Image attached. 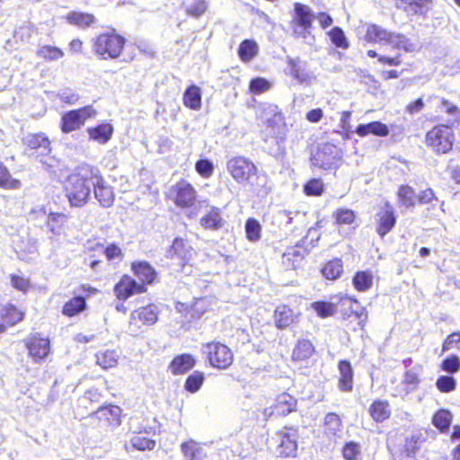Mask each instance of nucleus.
<instances>
[{
    "instance_id": "obj_10",
    "label": "nucleus",
    "mask_w": 460,
    "mask_h": 460,
    "mask_svg": "<svg viewBox=\"0 0 460 460\" xmlns=\"http://www.w3.org/2000/svg\"><path fill=\"white\" fill-rule=\"evenodd\" d=\"M203 352L213 368L225 370L234 362L232 349L220 341H212L203 344Z\"/></svg>"
},
{
    "instance_id": "obj_31",
    "label": "nucleus",
    "mask_w": 460,
    "mask_h": 460,
    "mask_svg": "<svg viewBox=\"0 0 460 460\" xmlns=\"http://www.w3.org/2000/svg\"><path fill=\"white\" fill-rule=\"evenodd\" d=\"M197 363L196 358L189 353H182L175 356L169 364L172 374L183 375L192 369Z\"/></svg>"
},
{
    "instance_id": "obj_33",
    "label": "nucleus",
    "mask_w": 460,
    "mask_h": 460,
    "mask_svg": "<svg viewBox=\"0 0 460 460\" xmlns=\"http://www.w3.org/2000/svg\"><path fill=\"white\" fill-rule=\"evenodd\" d=\"M199 224L205 230L217 231L223 227L225 219L222 217L220 208L211 207L199 219Z\"/></svg>"
},
{
    "instance_id": "obj_42",
    "label": "nucleus",
    "mask_w": 460,
    "mask_h": 460,
    "mask_svg": "<svg viewBox=\"0 0 460 460\" xmlns=\"http://www.w3.org/2000/svg\"><path fill=\"white\" fill-rule=\"evenodd\" d=\"M259 52L258 44L254 40H243L238 47V57L243 63L252 61Z\"/></svg>"
},
{
    "instance_id": "obj_57",
    "label": "nucleus",
    "mask_w": 460,
    "mask_h": 460,
    "mask_svg": "<svg viewBox=\"0 0 460 460\" xmlns=\"http://www.w3.org/2000/svg\"><path fill=\"white\" fill-rule=\"evenodd\" d=\"M332 43L339 49H347L349 47V43L345 36L343 30L341 27L335 26L332 28L328 32Z\"/></svg>"
},
{
    "instance_id": "obj_13",
    "label": "nucleus",
    "mask_w": 460,
    "mask_h": 460,
    "mask_svg": "<svg viewBox=\"0 0 460 460\" xmlns=\"http://www.w3.org/2000/svg\"><path fill=\"white\" fill-rule=\"evenodd\" d=\"M90 417L99 428L114 429L121 424L122 409L116 404L106 403L91 413Z\"/></svg>"
},
{
    "instance_id": "obj_40",
    "label": "nucleus",
    "mask_w": 460,
    "mask_h": 460,
    "mask_svg": "<svg viewBox=\"0 0 460 460\" xmlns=\"http://www.w3.org/2000/svg\"><path fill=\"white\" fill-rule=\"evenodd\" d=\"M374 284V276L370 270H357L352 278V285L358 292L368 291Z\"/></svg>"
},
{
    "instance_id": "obj_25",
    "label": "nucleus",
    "mask_w": 460,
    "mask_h": 460,
    "mask_svg": "<svg viewBox=\"0 0 460 460\" xmlns=\"http://www.w3.org/2000/svg\"><path fill=\"white\" fill-rule=\"evenodd\" d=\"M23 143L29 155H45L51 150L49 137L41 132L30 134Z\"/></svg>"
},
{
    "instance_id": "obj_44",
    "label": "nucleus",
    "mask_w": 460,
    "mask_h": 460,
    "mask_svg": "<svg viewBox=\"0 0 460 460\" xmlns=\"http://www.w3.org/2000/svg\"><path fill=\"white\" fill-rule=\"evenodd\" d=\"M96 364L103 369L115 367L118 365L119 355L115 349H105L95 354Z\"/></svg>"
},
{
    "instance_id": "obj_18",
    "label": "nucleus",
    "mask_w": 460,
    "mask_h": 460,
    "mask_svg": "<svg viewBox=\"0 0 460 460\" xmlns=\"http://www.w3.org/2000/svg\"><path fill=\"white\" fill-rule=\"evenodd\" d=\"M297 400L288 393L279 394L274 402L263 409L266 419L285 417L296 411Z\"/></svg>"
},
{
    "instance_id": "obj_19",
    "label": "nucleus",
    "mask_w": 460,
    "mask_h": 460,
    "mask_svg": "<svg viewBox=\"0 0 460 460\" xmlns=\"http://www.w3.org/2000/svg\"><path fill=\"white\" fill-rule=\"evenodd\" d=\"M302 313L298 307L280 304L273 312L274 325L279 330H285L298 323Z\"/></svg>"
},
{
    "instance_id": "obj_1",
    "label": "nucleus",
    "mask_w": 460,
    "mask_h": 460,
    "mask_svg": "<svg viewBox=\"0 0 460 460\" xmlns=\"http://www.w3.org/2000/svg\"><path fill=\"white\" fill-rule=\"evenodd\" d=\"M94 165L82 164L76 166L63 181L64 196L71 208H83L91 199Z\"/></svg>"
},
{
    "instance_id": "obj_52",
    "label": "nucleus",
    "mask_w": 460,
    "mask_h": 460,
    "mask_svg": "<svg viewBox=\"0 0 460 460\" xmlns=\"http://www.w3.org/2000/svg\"><path fill=\"white\" fill-rule=\"evenodd\" d=\"M303 191L308 197H320L325 191V186L322 179L312 178L303 187Z\"/></svg>"
},
{
    "instance_id": "obj_50",
    "label": "nucleus",
    "mask_w": 460,
    "mask_h": 460,
    "mask_svg": "<svg viewBox=\"0 0 460 460\" xmlns=\"http://www.w3.org/2000/svg\"><path fill=\"white\" fill-rule=\"evenodd\" d=\"M452 422V414L448 410L440 409L435 412L432 417L433 425L441 432H446L449 429Z\"/></svg>"
},
{
    "instance_id": "obj_56",
    "label": "nucleus",
    "mask_w": 460,
    "mask_h": 460,
    "mask_svg": "<svg viewBox=\"0 0 460 460\" xmlns=\"http://www.w3.org/2000/svg\"><path fill=\"white\" fill-rule=\"evenodd\" d=\"M130 443L134 448L139 451L145 450H152L155 446V441L151 439L144 433H137L135 434L131 439Z\"/></svg>"
},
{
    "instance_id": "obj_54",
    "label": "nucleus",
    "mask_w": 460,
    "mask_h": 460,
    "mask_svg": "<svg viewBox=\"0 0 460 460\" xmlns=\"http://www.w3.org/2000/svg\"><path fill=\"white\" fill-rule=\"evenodd\" d=\"M367 55L369 58H377L378 63L383 66H399L402 63L401 54L394 56L380 55L374 49H368Z\"/></svg>"
},
{
    "instance_id": "obj_45",
    "label": "nucleus",
    "mask_w": 460,
    "mask_h": 460,
    "mask_svg": "<svg viewBox=\"0 0 460 460\" xmlns=\"http://www.w3.org/2000/svg\"><path fill=\"white\" fill-rule=\"evenodd\" d=\"M311 309L322 319L333 316L337 313V304L319 300L311 304Z\"/></svg>"
},
{
    "instance_id": "obj_63",
    "label": "nucleus",
    "mask_w": 460,
    "mask_h": 460,
    "mask_svg": "<svg viewBox=\"0 0 460 460\" xmlns=\"http://www.w3.org/2000/svg\"><path fill=\"white\" fill-rule=\"evenodd\" d=\"M436 386L441 393H450L456 387V381L453 376H440L436 381Z\"/></svg>"
},
{
    "instance_id": "obj_12",
    "label": "nucleus",
    "mask_w": 460,
    "mask_h": 460,
    "mask_svg": "<svg viewBox=\"0 0 460 460\" xmlns=\"http://www.w3.org/2000/svg\"><path fill=\"white\" fill-rule=\"evenodd\" d=\"M29 358L34 363L45 361L52 353L51 341L40 332L30 334L23 340Z\"/></svg>"
},
{
    "instance_id": "obj_32",
    "label": "nucleus",
    "mask_w": 460,
    "mask_h": 460,
    "mask_svg": "<svg viewBox=\"0 0 460 460\" xmlns=\"http://www.w3.org/2000/svg\"><path fill=\"white\" fill-rule=\"evenodd\" d=\"M65 21L69 25L75 26L79 29H87L95 23L96 18L94 14L91 13L74 10L66 14Z\"/></svg>"
},
{
    "instance_id": "obj_16",
    "label": "nucleus",
    "mask_w": 460,
    "mask_h": 460,
    "mask_svg": "<svg viewBox=\"0 0 460 460\" xmlns=\"http://www.w3.org/2000/svg\"><path fill=\"white\" fill-rule=\"evenodd\" d=\"M375 231L384 238L393 231L397 223L396 210L392 203L385 201L375 214Z\"/></svg>"
},
{
    "instance_id": "obj_48",
    "label": "nucleus",
    "mask_w": 460,
    "mask_h": 460,
    "mask_svg": "<svg viewBox=\"0 0 460 460\" xmlns=\"http://www.w3.org/2000/svg\"><path fill=\"white\" fill-rule=\"evenodd\" d=\"M37 56L45 61H56L62 58L65 53L58 47L46 44L38 49Z\"/></svg>"
},
{
    "instance_id": "obj_43",
    "label": "nucleus",
    "mask_w": 460,
    "mask_h": 460,
    "mask_svg": "<svg viewBox=\"0 0 460 460\" xmlns=\"http://www.w3.org/2000/svg\"><path fill=\"white\" fill-rule=\"evenodd\" d=\"M21 186V181L13 178L8 167L0 161V188L14 190L20 189Z\"/></svg>"
},
{
    "instance_id": "obj_29",
    "label": "nucleus",
    "mask_w": 460,
    "mask_h": 460,
    "mask_svg": "<svg viewBox=\"0 0 460 460\" xmlns=\"http://www.w3.org/2000/svg\"><path fill=\"white\" fill-rule=\"evenodd\" d=\"M368 414L376 423H383L392 416L391 404L385 399H375L368 407Z\"/></svg>"
},
{
    "instance_id": "obj_62",
    "label": "nucleus",
    "mask_w": 460,
    "mask_h": 460,
    "mask_svg": "<svg viewBox=\"0 0 460 460\" xmlns=\"http://www.w3.org/2000/svg\"><path fill=\"white\" fill-rule=\"evenodd\" d=\"M440 369L449 374L456 373L460 370V359L456 355H450L445 358L440 363Z\"/></svg>"
},
{
    "instance_id": "obj_64",
    "label": "nucleus",
    "mask_w": 460,
    "mask_h": 460,
    "mask_svg": "<svg viewBox=\"0 0 460 460\" xmlns=\"http://www.w3.org/2000/svg\"><path fill=\"white\" fill-rule=\"evenodd\" d=\"M195 170L203 178H209L214 172V165L208 159H199L195 164Z\"/></svg>"
},
{
    "instance_id": "obj_20",
    "label": "nucleus",
    "mask_w": 460,
    "mask_h": 460,
    "mask_svg": "<svg viewBox=\"0 0 460 460\" xmlns=\"http://www.w3.org/2000/svg\"><path fill=\"white\" fill-rule=\"evenodd\" d=\"M316 347L308 338H298L294 343L290 359L296 365L306 366L315 356Z\"/></svg>"
},
{
    "instance_id": "obj_34",
    "label": "nucleus",
    "mask_w": 460,
    "mask_h": 460,
    "mask_svg": "<svg viewBox=\"0 0 460 460\" xmlns=\"http://www.w3.org/2000/svg\"><path fill=\"white\" fill-rule=\"evenodd\" d=\"M355 132L360 137H365L368 135L385 137L389 135V128L386 124L375 120L367 124H359L356 128Z\"/></svg>"
},
{
    "instance_id": "obj_51",
    "label": "nucleus",
    "mask_w": 460,
    "mask_h": 460,
    "mask_svg": "<svg viewBox=\"0 0 460 460\" xmlns=\"http://www.w3.org/2000/svg\"><path fill=\"white\" fill-rule=\"evenodd\" d=\"M424 441L420 433L412 434L407 437L404 441L402 452L407 457H412L420 450L421 443Z\"/></svg>"
},
{
    "instance_id": "obj_58",
    "label": "nucleus",
    "mask_w": 460,
    "mask_h": 460,
    "mask_svg": "<svg viewBox=\"0 0 460 460\" xmlns=\"http://www.w3.org/2000/svg\"><path fill=\"white\" fill-rule=\"evenodd\" d=\"M341 455L345 460H358L361 455V446L358 442H346L341 448Z\"/></svg>"
},
{
    "instance_id": "obj_22",
    "label": "nucleus",
    "mask_w": 460,
    "mask_h": 460,
    "mask_svg": "<svg viewBox=\"0 0 460 460\" xmlns=\"http://www.w3.org/2000/svg\"><path fill=\"white\" fill-rule=\"evenodd\" d=\"M133 275L138 279V285H142L145 293L148 286L154 285L158 278L155 269L146 261H134L130 263Z\"/></svg>"
},
{
    "instance_id": "obj_35",
    "label": "nucleus",
    "mask_w": 460,
    "mask_h": 460,
    "mask_svg": "<svg viewBox=\"0 0 460 460\" xmlns=\"http://www.w3.org/2000/svg\"><path fill=\"white\" fill-rule=\"evenodd\" d=\"M89 139L99 144H106L112 137L113 127L111 123L102 122L86 128Z\"/></svg>"
},
{
    "instance_id": "obj_39",
    "label": "nucleus",
    "mask_w": 460,
    "mask_h": 460,
    "mask_svg": "<svg viewBox=\"0 0 460 460\" xmlns=\"http://www.w3.org/2000/svg\"><path fill=\"white\" fill-rule=\"evenodd\" d=\"M87 307L86 298L83 296H74L66 301L61 313L66 317H74L83 313Z\"/></svg>"
},
{
    "instance_id": "obj_27",
    "label": "nucleus",
    "mask_w": 460,
    "mask_h": 460,
    "mask_svg": "<svg viewBox=\"0 0 460 460\" xmlns=\"http://www.w3.org/2000/svg\"><path fill=\"white\" fill-rule=\"evenodd\" d=\"M192 246L186 238L175 237L168 248V256L178 259L181 265H185L191 256Z\"/></svg>"
},
{
    "instance_id": "obj_30",
    "label": "nucleus",
    "mask_w": 460,
    "mask_h": 460,
    "mask_svg": "<svg viewBox=\"0 0 460 460\" xmlns=\"http://www.w3.org/2000/svg\"><path fill=\"white\" fill-rule=\"evenodd\" d=\"M25 311L13 303H6L0 306V320L13 327L22 322Z\"/></svg>"
},
{
    "instance_id": "obj_59",
    "label": "nucleus",
    "mask_w": 460,
    "mask_h": 460,
    "mask_svg": "<svg viewBox=\"0 0 460 460\" xmlns=\"http://www.w3.org/2000/svg\"><path fill=\"white\" fill-rule=\"evenodd\" d=\"M9 279L12 287L23 294H26L32 287L31 279L28 277L10 274Z\"/></svg>"
},
{
    "instance_id": "obj_53",
    "label": "nucleus",
    "mask_w": 460,
    "mask_h": 460,
    "mask_svg": "<svg viewBox=\"0 0 460 460\" xmlns=\"http://www.w3.org/2000/svg\"><path fill=\"white\" fill-rule=\"evenodd\" d=\"M97 246L103 248L102 252L109 262L121 261L124 259V252L122 248L116 243H110L106 246L98 243Z\"/></svg>"
},
{
    "instance_id": "obj_11",
    "label": "nucleus",
    "mask_w": 460,
    "mask_h": 460,
    "mask_svg": "<svg viewBox=\"0 0 460 460\" xmlns=\"http://www.w3.org/2000/svg\"><path fill=\"white\" fill-rule=\"evenodd\" d=\"M97 111L93 105H85L62 114L59 123L60 130L68 134L80 129L88 119L95 118Z\"/></svg>"
},
{
    "instance_id": "obj_21",
    "label": "nucleus",
    "mask_w": 460,
    "mask_h": 460,
    "mask_svg": "<svg viewBox=\"0 0 460 460\" xmlns=\"http://www.w3.org/2000/svg\"><path fill=\"white\" fill-rule=\"evenodd\" d=\"M113 293L119 301H126L134 295L145 293V288L130 275L123 274L115 283Z\"/></svg>"
},
{
    "instance_id": "obj_37",
    "label": "nucleus",
    "mask_w": 460,
    "mask_h": 460,
    "mask_svg": "<svg viewBox=\"0 0 460 460\" xmlns=\"http://www.w3.org/2000/svg\"><path fill=\"white\" fill-rule=\"evenodd\" d=\"M68 215L62 212H49L47 215L46 226L49 232L59 235L67 226Z\"/></svg>"
},
{
    "instance_id": "obj_17",
    "label": "nucleus",
    "mask_w": 460,
    "mask_h": 460,
    "mask_svg": "<svg viewBox=\"0 0 460 460\" xmlns=\"http://www.w3.org/2000/svg\"><path fill=\"white\" fill-rule=\"evenodd\" d=\"M93 190L95 199L102 208H111L115 201L114 188L108 184L100 169L94 166Z\"/></svg>"
},
{
    "instance_id": "obj_3",
    "label": "nucleus",
    "mask_w": 460,
    "mask_h": 460,
    "mask_svg": "<svg viewBox=\"0 0 460 460\" xmlns=\"http://www.w3.org/2000/svg\"><path fill=\"white\" fill-rule=\"evenodd\" d=\"M344 327L349 332L363 331L367 322L368 314L359 303L349 296H341L337 302Z\"/></svg>"
},
{
    "instance_id": "obj_9",
    "label": "nucleus",
    "mask_w": 460,
    "mask_h": 460,
    "mask_svg": "<svg viewBox=\"0 0 460 460\" xmlns=\"http://www.w3.org/2000/svg\"><path fill=\"white\" fill-rule=\"evenodd\" d=\"M454 141V130L444 124L432 127L425 135V145L436 154H447L451 151Z\"/></svg>"
},
{
    "instance_id": "obj_8",
    "label": "nucleus",
    "mask_w": 460,
    "mask_h": 460,
    "mask_svg": "<svg viewBox=\"0 0 460 460\" xmlns=\"http://www.w3.org/2000/svg\"><path fill=\"white\" fill-rule=\"evenodd\" d=\"M226 170L232 179L238 184H251L253 179L259 177L257 165L248 157L235 155L226 163Z\"/></svg>"
},
{
    "instance_id": "obj_49",
    "label": "nucleus",
    "mask_w": 460,
    "mask_h": 460,
    "mask_svg": "<svg viewBox=\"0 0 460 460\" xmlns=\"http://www.w3.org/2000/svg\"><path fill=\"white\" fill-rule=\"evenodd\" d=\"M399 203L406 208L416 205V193L412 187L409 185H401L397 190Z\"/></svg>"
},
{
    "instance_id": "obj_41",
    "label": "nucleus",
    "mask_w": 460,
    "mask_h": 460,
    "mask_svg": "<svg viewBox=\"0 0 460 460\" xmlns=\"http://www.w3.org/2000/svg\"><path fill=\"white\" fill-rule=\"evenodd\" d=\"M344 266L341 258H332L327 261L323 268L321 273L329 280H336L343 274Z\"/></svg>"
},
{
    "instance_id": "obj_38",
    "label": "nucleus",
    "mask_w": 460,
    "mask_h": 460,
    "mask_svg": "<svg viewBox=\"0 0 460 460\" xmlns=\"http://www.w3.org/2000/svg\"><path fill=\"white\" fill-rule=\"evenodd\" d=\"M181 451L185 460H206L207 454L200 443L189 439L181 444Z\"/></svg>"
},
{
    "instance_id": "obj_15",
    "label": "nucleus",
    "mask_w": 460,
    "mask_h": 460,
    "mask_svg": "<svg viewBox=\"0 0 460 460\" xmlns=\"http://www.w3.org/2000/svg\"><path fill=\"white\" fill-rule=\"evenodd\" d=\"M308 255L309 249L307 246L301 242H297L288 246L282 253L280 265L286 271L298 270L303 268Z\"/></svg>"
},
{
    "instance_id": "obj_7",
    "label": "nucleus",
    "mask_w": 460,
    "mask_h": 460,
    "mask_svg": "<svg viewBox=\"0 0 460 460\" xmlns=\"http://www.w3.org/2000/svg\"><path fill=\"white\" fill-rule=\"evenodd\" d=\"M158 306L153 303L139 306L130 313L128 331L131 335L138 336L155 324L159 318Z\"/></svg>"
},
{
    "instance_id": "obj_23",
    "label": "nucleus",
    "mask_w": 460,
    "mask_h": 460,
    "mask_svg": "<svg viewBox=\"0 0 460 460\" xmlns=\"http://www.w3.org/2000/svg\"><path fill=\"white\" fill-rule=\"evenodd\" d=\"M314 14L307 4L295 3L290 24L293 29H301L309 31L313 27Z\"/></svg>"
},
{
    "instance_id": "obj_26",
    "label": "nucleus",
    "mask_w": 460,
    "mask_h": 460,
    "mask_svg": "<svg viewBox=\"0 0 460 460\" xmlns=\"http://www.w3.org/2000/svg\"><path fill=\"white\" fill-rule=\"evenodd\" d=\"M320 429L323 436L328 439H334L340 437L343 429L341 417L334 411L326 413L320 425Z\"/></svg>"
},
{
    "instance_id": "obj_4",
    "label": "nucleus",
    "mask_w": 460,
    "mask_h": 460,
    "mask_svg": "<svg viewBox=\"0 0 460 460\" xmlns=\"http://www.w3.org/2000/svg\"><path fill=\"white\" fill-rule=\"evenodd\" d=\"M364 38L367 43L388 44L394 49L405 52L413 50V45L405 35L392 32L376 23H370L367 26Z\"/></svg>"
},
{
    "instance_id": "obj_55",
    "label": "nucleus",
    "mask_w": 460,
    "mask_h": 460,
    "mask_svg": "<svg viewBox=\"0 0 460 460\" xmlns=\"http://www.w3.org/2000/svg\"><path fill=\"white\" fill-rule=\"evenodd\" d=\"M205 381V375L202 371H194L189 375L184 383V389L190 393L198 392Z\"/></svg>"
},
{
    "instance_id": "obj_46",
    "label": "nucleus",
    "mask_w": 460,
    "mask_h": 460,
    "mask_svg": "<svg viewBox=\"0 0 460 460\" xmlns=\"http://www.w3.org/2000/svg\"><path fill=\"white\" fill-rule=\"evenodd\" d=\"M245 237L251 243L258 242L261 237L262 226L258 219L249 217L244 225Z\"/></svg>"
},
{
    "instance_id": "obj_28",
    "label": "nucleus",
    "mask_w": 460,
    "mask_h": 460,
    "mask_svg": "<svg viewBox=\"0 0 460 460\" xmlns=\"http://www.w3.org/2000/svg\"><path fill=\"white\" fill-rule=\"evenodd\" d=\"M338 387L341 392L349 393L353 390L354 371L351 363L348 359H341L338 362Z\"/></svg>"
},
{
    "instance_id": "obj_14",
    "label": "nucleus",
    "mask_w": 460,
    "mask_h": 460,
    "mask_svg": "<svg viewBox=\"0 0 460 460\" xmlns=\"http://www.w3.org/2000/svg\"><path fill=\"white\" fill-rule=\"evenodd\" d=\"M288 430H291V428L284 427L271 437L270 449L274 452L277 457L288 458L296 456L297 444L288 433Z\"/></svg>"
},
{
    "instance_id": "obj_36",
    "label": "nucleus",
    "mask_w": 460,
    "mask_h": 460,
    "mask_svg": "<svg viewBox=\"0 0 460 460\" xmlns=\"http://www.w3.org/2000/svg\"><path fill=\"white\" fill-rule=\"evenodd\" d=\"M183 105L192 111H199L202 106V92L196 84L189 85L182 95Z\"/></svg>"
},
{
    "instance_id": "obj_5",
    "label": "nucleus",
    "mask_w": 460,
    "mask_h": 460,
    "mask_svg": "<svg viewBox=\"0 0 460 460\" xmlns=\"http://www.w3.org/2000/svg\"><path fill=\"white\" fill-rule=\"evenodd\" d=\"M310 162L323 171L337 170L343 163V151L332 142H323L311 152Z\"/></svg>"
},
{
    "instance_id": "obj_47",
    "label": "nucleus",
    "mask_w": 460,
    "mask_h": 460,
    "mask_svg": "<svg viewBox=\"0 0 460 460\" xmlns=\"http://www.w3.org/2000/svg\"><path fill=\"white\" fill-rule=\"evenodd\" d=\"M332 216L337 226H349L355 223L357 219L356 212L347 208H337Z\"/></svg>"
},
{
    "instance_id": "obj_24",
    "label": "nucleus",
    "mask_w": 460,
    "mask_h": 460,
    "mask_svg": "<svg viewBox=\"0 0 460 460\" xmlns=\"http://www.w3.org/2000/svg\"><path fill=\"white\" fill-rule=\"evenodd\" d=\"M397 9L407 15L426 16L434 6V0H394Z\"/></svg>"
},
{
    "instance_id": "obj_60",
    "label": "nucleus",
    "mask_w": 460,
    "mask_h": 460,
    "mask_svg": "<svg viewBox=\"0 0 460 460\" xmlns=\"http://www.w3.org/2000/svg\"><path fill=\"white\" fill-rule=\"evenodd\" d=\"M208 6L207 0H194L190 5L186 7L185 13L190 17L199 18L205 13Z\"/></svg>"
},
{
    "instance_id": "obj_6",
    "label": "nucleus",
    "mask_w": 460,
    "mask_h": 460,
    "mask_svg": "<svg viewBox=\"0 0 460 460\" xmlns=\"http://www.w3.org/2000/svg\"><path fill=\"white\" fill-rule=\"evenodd\" d=\"M166 199L180 209H190L199 202L197 189L186 179H180L169 188Z\"/></svg>"
},
{
    "instance_id": "obj_61",
    "label": "nucleus",
    "mask_w": 460,
    "mask_h": 460,
    "mask_svg": "<svg viewBox=\"0 0 460 460\" xmlns=\"http://www.w3.org/2000/svg\"><path fill=\"white\" fill-rule=\"evenodd\" d=\"M270 83L263 77H256L250 81L249 91L252 94H261L270 90Z\"/></svg>"
},
{
    "instance_id": "obj_2",
    "label": "nucleus",
    "mask_w": 460,
    "mask_h": 460,
    "mask_svg": "<svg viewBox=\"0 0 460 460\" xmlns=\"http://www.w3.org/2000/svg\"><path fill=\"white\" fill-rule=\"evenodd\" d=\"M126 43V37L115 28L111 27L109 30L98 33L92 40V49L99 59H118L122 56Z\"/></svg>"
}]
</instances>
